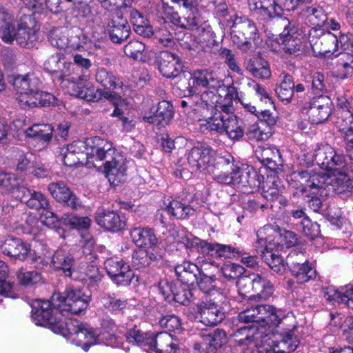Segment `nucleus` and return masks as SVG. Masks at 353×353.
<instances>
[{"instance_id":"nucleus-30","label":"nucleus","mask_w":353,"mask_h":353,"mask_svg":"<svg viewBox=\"0 0 353 353\" xmlns=\"http://www.w3.org/2000/svg\"><path fill=\"white\" fill-rule=\"evenodd\" d=\"M130 236L137 246L142 248H150L152 251H155L158 239L153 229L148 227L134 228L130 232Z\"/></svg>"},{"instance_id":"nucleus-53","label":"nucleus","mask_w":353,"mask_h":353,"mask_svg":"<svg viewBox=\"0 0 353 353\" xmlns=\"http://www.w3.org/2000/svg\"><path fill=\"white\" fill-rule=\"evenodd\" d=\"M152 334V333L143 332L137 326H134L128 330L125 336L129 343L149 347Z\"/></svg>"},{"instance_id":"nucleus-61","label":"nucleus","mask_w":353,"mask_h":353,"mask_svg":"<svg viewBox=\"0 0 353 353\" xmlns=\"http://www.w3.org/2000/svg\"><path fill=\"white\" fill-rule=\"evenodd\" d=\"M338 61L339 70L343 78H347L353 73V55L349 52L341 53Z\"/></svg>"},{"instance_id":"nucleus-28","label":"nucleus","mask_w":353,"mask_h":353,"mask_svg":"<svg viewBox=\"0 0 353 353\" xmlns=\"http://www.w3.org/2000/svg\"><path fill=\"white\" fill-rule=\"evenodd\" d=\"M250 9L263 19H271L282 14L281 7L275 0H248Z\"/></svg>"},{"instance_id":"nucleus-47","label":"nucleus","mask_w":353,"mask_h":353,"mask_svg":"<svg viewBox=\"0 0 353 353\" xmlns=\"http://www.w3.org/2000/svg\"><path fill=\"white\" fill-rule=\"evenodd\" d=\"M130 18L137 34L144 37H150L153 34L152 26L148 24L144 17L138 10H131Z\"/></svg>"},{"instance_id":"nucleus-16","label":"nucleus","mask_w":353,"mask_h":353,"mask_svg":"<svg viewBox=\"0 0 353 353\" xmlns=\"http://www.w3.org/2000/svg\"><path fill=\"white\" fill-rule=\"evenodd\" d=\"M319 173L307 170L294 172L288 179L290 188L294 196L303 198L305 195L320 194L319 181Z\"/></svg>"},{"instance_id":"nucleus-57","label":"nucleus","mask_w":353,"mask_h":353,"mask_svg":"<svg viewBox=\"0 0 353 353\" xmlns=\"http://www.w3.org/2000/svg\"><path fill=\"white\" fill-rule=\"evenodd\" d=\"M336 123L340 131L344 133L345 137L352 138L353 135V112L345 111L338 112Z\"/></svg>"},{"instance_id":"nucleus-23","label":"nucleus","mask_w":353,"mask_h":353,"mask_svg":"<svg viewBox=\"0 0 353 353\" xmlns=\"http://www.w3.org/2000/svg\"><path fill=\"white\" fill-rule=\"evenodd\" d=\"M48 190L58 202L63 203L74 210L83 208L81 200L74 194L63 181L51 183Z\"/></svg>"},{"instance_id":"nucleus-54","label":"nucleus","mask_w":353,"mask_h":353,"mask_svg":"<svg viewBox=\"0 0 353 353\" xmlns=\"http://www.w3.org/2000/svg\"><path fill=\"white\" fill-rule=\"evenodd\" d=\"M96 81L108 91L116 89L119 86V79L110 71L104 68L97 69L95 74Z\"/></svg>"},{"instance_id":"nucleus-8","label":"nucleus","mask_w":353,"mask_h":353,"mask_svg":"<svg viewBox=\"0 0 353 353\" xmlns=\"http://www.w3.org/2000/svg\"><path fill=\"white\" fill-rule=\"evenodd\" d=\"M230 30L232 42L243 52L252 50V42L256 43L259 39L260 33L256 24L245 17L235 16Z\"/></svg>"},{"instance_id":"nucleus-12","label":"nucleus","mask_w":353,"mask_h":353,"mask_svg":"<svg viewBox=\"0 0 353 353\" xmlns=\"http://www.w3.org/2000/svg\"><path fill=\"white\" fill-rule=\"evenodd\" d=\"M215 297L201 296L197 305L201 322L207 326H214L225 318L221 305L226 301V294L215 292Z\"/></svg>"},{"instance_id":"nucleus-60","label":"nucleus","mask_w":353,"mask_h":353,"mask_svg":"<svg viewBox=\"0 0 353 353\" xmlns=\"http://www.w3.org/2000/svg\"><path fill=\"white\" fill-rule=\"evenodd\" d=\"M187 249L195 248L203 254H207L209 250L210 243L194 236L190 232H188L187 236L183 244Z\"/></svg>"},{"instance_id":"nucleus-45","label":"nucleus","mask_w":353,"mask_h":353,"mask_svg":"<svg viewBox=\"0 0 353 353\" xmlns=\"http://www.w3.org/2000/svg\"><path fill=\"white\" fill-rule=\"evenodd\" d=\"M221 281L216 279L214 276H210L205 274L201 276L198 282L199 290L203 292L202 296L215 297V292L225 294L224 291L221 290Z\"/></svg>"},{"instance_id":"nucleus-34","label":"nucleus","mask_w":353,"mask_h":353,"mask_svg":"<svg viewBox=\"0 0 353 353\" xmlns=\"http://www.w3.org/2000/svg\"><path fill=\"white\" fill-rule=\"evenodd\" d=\"M72 63L66 62L60 53L51 55L44 63V68L49 73H60V79L70 76Z\"/></svg>"},{"instance_id":"nucleus-38","label":"nucleus","mask_w":353,"mask_h":353,"mask_svg":"<svg viewBox=\"0 0 353 353\" xmlns=\"http://www.w3.org/2000/svg\"><path fill=\"white\" fill-rule=\"evenodd\" d=\"M83 145V143L74 141L61 149V159L66 166L72 167L80 163L81 159L84 156L81 152Z\"/></svg>"},{"instance_id":"nucleus-62","label":"nucleus","mask_w":353,"mask_h":353,"mask_svg":"<svg viewBox=\"0 0 353 353\" xmlns=\"http://www.w3.org/2000/svg\"><path fill=\"white\" fill-rule=\"evenodd\" d=\"M101 303L105 308L112 312L122 310L128 305L127 299H119L110 294H105L101 299Z\"/></svg>"},{"instance_id":"nucleus-17","label":"nucleus","mask_w":353,"mask_h":353,"mask_svg":"<svg viewBox=\"0 0 353 353\" xmlns=\"http://www.w3.org/2000/svg\"><path fill=\"white\" fill-rule=\"evenodd\" d=\"M314 161L321 168L329 173L347 168V163L343 154H339L330 145H321L314 153Z\"/></svg>"},{"instance_id":"nucleus-63","label":"nucleus","mask_w":353,"mask_h":353,"mask_svg":"<svg viewBox=\"0 0 353 353\" xmlns=\"http://www.w3.org/2000/svg\"><path fill=\"white\" fill-rule=\"evenodd\" d=\"M279 193V185L276 180L270 179L263 183L261 195L267 201L276 199Z\"/></svg>"},{"instance_id":"nucleus-42","label":"nucleus","mask_w":353,"mask_h":353,"mask_svg":"<svg viewBox=\"0 0 353 353\" xmlns=\"http://www.w3.org/2000/svg\"><path fill=\"white\" fill-rule=\"evenodd\" d=\"M51 262L54 269L62 270L66 276L72 275L74 259L68 252L62 249L57 250L53 254Z\"/></svg>"},{"instance_id":"nucleus-20","label":"nucleus","mask_w":353,"mask_h":353,"mask_svg":"<svg viewBox=\"0 0 353 353\" xmlns=\"http://www.w3.org/2000/svg\"><path fill=\"white\" fill-rule=\"evenodd\" d=\"M149 349L157 353H183L182 345L179 340L168 333L161 332L152 334Z\"/></svg>"},{"instance_id":"nucleus-31","label":"nucleus","mask_w":353,"mask_h":353,"mask_svg":"<svg viewBox=\"0 0 353 353\" xmlns=\"http://www.w3.org/2000/svg\"><path fill=\"white\" fill-rule=\"evenodd\" d=\"M324 98H319L314 101L309 105V108L304 106L302 109L303 113H305L308 116L310 123L313 124L322 123L326 121L330 115V109L328 103H322L321 101Z\"/></svg>"},{"instance_id":"nucleus-64","label":"nucleus","mask_w":353,"mask_h":353,"mask_svg":"<svg viewBox=\"0 0 353 353\" xmlns=\"http://www.w3.org/2000/svg\"><path fill=\"white\" fill-rule=\"evenodd\" d=\"M297 228L305 236L311 239L317 236L319 232V225L313 223L307 217H304L297 225Z\"/></svg>"},{"instance_id":"nucleus-6","label":"nucleus","mask_w":353,"mask_h":353,"mask_svg":"<svg viewBox=\"0 0 353 353\" xmlns=\"http://www.w3.org/2000/svg\"><path fill=\"white\" fill-rule=\"evenodd\" d=\"M270 227H265L257 232V241L255 248L258 253L268 266L279 274H283L285 271L286 261L281 257L279 251V243H275V237H272Z\"/></svg>"},{"instance_id":"nucleus-40","label":"nucleus","mask_w":353,"mask_h":353,"mask_svg":"<svg viewBox=\"0 0 353 353\" xmlns=\"http://www.w3.org/2000/svg\"><path fill=\"white\" fill-rule=\"evenodd\" d=\"M150 252L145 249H139L132 255V265L137 270L145 268L153 263L161 259V255L157 252Z\"/></svg>"},{"instance_id":"nucleus-48","label":"nucleus","mask_w":353,"mask_h":353,"mask_svg":"<svg viewBox=\"0 0 353 353\" xmlns=\"http://www.w3.org/2000/svg\"><path fill=\"white\" fill-rule=\"evenodd\" d=\"M252 279V292H255V296L259 299H266L273 292L272 286L265 279L259 274L250 275Z\"/></svg>"},{"instance_id":"nucleus-15","label":"nucleus","mask_w":353,"mask_h":353,"mask_svg":"<svg viewBox=\"0 0 353 353\" xmlns=\"http://www.w3.org/2000/svg\"><path fill=\"white\" fill-rule=\"evenodd\" d=\"M189 165L195 171L206 172L214 176L216 169V159L214 150L205 145L194 146L186 154Z\"/></svg>"},{"instance_id":"nucleus-19","label":"nucleus","mask_w":353,"mask_h":353,"mask_svg":"<svg viewBox=\"0 0 353 353\" xmlns=\"http://www.w3.org/2000/svg\"><path fill=\"white\" fill-rule=\"evenodd\" d=\"M22 182V179L16 174L0 170V192L2 194H10L13 198L22 201L30 193V189L23 185Z\"/></svg>"},{"instance_id":"nucleus-1","label":"nucleus","mask_w":353,"mask_h":353,"mask_svg":"<svg viewBox=\"0 0 353 353\" xmlns=\"http://www.w3.org/2000/svg\"><path fill=\"white\" fill-rule=\"evenodd\" d=\"M90 296L80 290L68 287L63 294L54 293L51 300L37 301L32 317L37 325L48 326L54 333L64 336L74 335L77 345L87 352L90 346L99 343V332L87 323L66 317L81 314L88 308Z\"/></svg>"},{"instance_id":"nucleus-44","label":"nucleus","mask_w":353,"mask_h":353,"mask_svg":"<svg viewBox=\"0 0 353 353\" xmlns=\"http://www.w3.org/2000/svg\"><path fill=\"white\" fill-rule=\"evenodd\" d=\"M198 267L189 261H185L175 267V272L181 283L191 285L197 281Z\"/></svg>"},{"instance_id":"nucleus-21","label":"nucleus","mask_w":353,"mask_h":353,"mask_svg":"<svg viewBox=\"0 0 353 353\" xmlns=\"http://www.w3.org/2000/svg\"><path fill=\"white\" fill-rule=\"evenodd\" d=\"M157 63L159 72L166 78H175L183 71V63L180 57L168 50L159 53Z\"/></svg>"},{"instance_id":"nucleus-18","label":"nucleus","mask_w":353,"mask_h":353,"mask_svg":"<svg viewBox=\"0 0 353 353\" xmlns=\"http://www.w3.org/2000/svg\"><path fill=\"white\" fill-rule=\"evenodd\" d=\"M72 94L74 97L87 101H97L104 97L114 105L112 117H121L123 114V112L119 106L123 103V100L114 92L102 91V90L95 88H79Z\"/></svg>"},{"instance_id":"nucleus-41","label":"nucleus","mask_w":353,"mask_h":353,"mask_svg":"<svg viewBox=\"0 0 353 353\" xmlns=\"http://www.w3.org/2000/svg\"><path fill=\"white\" fill-rule=\"evenodd\" d=\"M302 18H305L315 26H323L327 20V17L322 7L317 5L306 6L299 13Z\"/></svg>"},{"instance_id":"nucleus-43","label":"nucleus","mask_w":353,"mask_h":353,"mask_svg":"<svg viewBox=\"0 0 353 353\" xmlns=\"http://www.w3.org/2000/svg\"><path fill=\"white\" fill-rule=\"evenodd\" d=\"M280 84L275 92L281 101L288 103L291 101L294 95V84L292 77L285 72L279 75Z\"/></svg>"},{"instance_id":"nucleus-55","label":"nucleus","mask_w":353,"mask_h":353,"mask_svg":"<svg viewBox=\"0 0 353 353\" xmlns=\"http://www.w3.org/2000/svg\"><path fill=\"white\" fill-rule=\"evenodd\" d=\"M25 202L28 207L34 210H46L49 208L50 203L47 197L41 192L30 190L29 194L21 201Z\"/></svg>"},{"instance_id":"nucleus-13","label":"nucleus","mask_w":353,"mask_h":353,"mask_svg":"<svg viewBox=\"0 0 353 353\" xmlns=\"http://www.w3.org/2000/svg\"><path fill=\"white\" fill-rule=\"evenodd\" d=\"M273 336L272 331L267 332L266 327L262 325L241 327L233 334L236 343L234 351L239 352V350H244L245 347H256L261 343L273 341Z\"/></svg>"},{"instance_id":"nucleus-25","label":"nucleus","mask_w":353,"mask_h":353,"mask_svg":"<svg viewBox=\"0 0 353 353\" xmlns=\"http://www.w3.org/2000/svg\"><path fill=\"white\" fill-rule=\"evenodd\" d=\"M193 86L205 88L208 91L217 92L219 89L225 90L223 82L212 71L208 69H198L192 74Z\"/></svg>"},{"instance_id":"nucleus-50","label":"nucleus","mask_w":353,"mask_h":353,"mask_svg":"<svg viewBox=\"0 0 353 353\" xmlns=\"http://www.w3.org/2000/svg\"><path fill=\"white\" fill-rule=\"evenodd\" d=\"M210 245L207 254L218 258H236L241 253L239 248L231 245L211 243H210Z\"/></svg>"},{"instance_id":"nucleus-52","label":"nucleus","mask_w":353,"mask_h":353,"mask_svg":"<svg viewBox=\"0 0 353 353\" xmlns=\"http://www.w3.org/2000/svg\"><path fill=\"white\" fill-rule=\"evenodd\" d=\"M291 272L299 283H305L316 277L315 269L307 261L299 266H294L293 264V270Z\"/></svg>"},{"instance_id":"nucleus-36","label":"nucleus","mask_w":353,"mask_h":353,"mask_svg":"<svg viewBox=\"0 0 353 353\" xmlns=\"http://www.w3.org/2000/svg\"><path fill=\"white\" fill-rule=\"evenodd\" d=\"M170 204L172 214L177 219H186L193 216L199 208V204L193 200L188 202L172 200Z\"/></svg>"},{"instance_id":"nucleus-10","label":"nucleus","mask_w":353,"mask_h":353,"mask_svg":"<svg viewBox=\"0 0 353 353\" xmlns=\"http://www.w3.org/2000/svg\"><path fill=\"white\" fill-rule=\"evenodd\" d=\"M194 88H190V92L192 93L187 100H182L181 105L183 108L190 106L198 118L200 130L201 124L207 119L212 117V112L216 108L219 99L214 91H204L201 94H194Z\"/></svg>"},{"instance_id":"nucleus-37","label":"nucleus","mask_w":353,"mask_h":353,"mask_svg":"<svg viewBox=\"0 0 353 353\" xmlns=\"http://www.w3.org/2000/svg\"><path fill=\"white\" fill-rule=\"evenodd\" d=\"M245 67L256 78L268 79L271 76L268 63L260 57H254L245 61Z\"/></svg>"},{"instance_id":"nucleus-46","label":"nucleus","mask_w":353,"mask_h":353,"mask_svg":"<svg viewBox=\"0 0 353 353\" xmlns=\"http://www.w3.org/2000/svg\"><path fill=\"white\" fill-rule=\"evenodd\" d=\"M53 128L50 124H34L28 128L26 134V136L39 141L49 143L52 137Z\"/></svg>"},{"instance_id":"nucleus-4","label":"nucleus","mask_w":353,"mask_h":353,"mask_svg":"<svg viewBox=\"0 0 353 353\" xmlns=\"http://www.w3.org/2000/svg\"><path fill=\"white\" fill-rule=\"evenodd\" d=\"M16 92V100L23 110L56 103L57 99L49 92L39 90L41 81L34 73L9 77Z\"/></svg>"},{"instance_id":"nucleus-3","label":"nucleus","mask_w":353,"mask_h":353,"mask_svg":"<svg viewBox=\"0 0 353 353\" xmlns=\"http://www.w3.org/2000/svg\"><path fill=\"white\" fill-rule=\"evenodd\" d=\"M90 152L87 154L88 163L97 168L96 162L104 161V173L110 183L117 185L125 181L127 167L126 159L118 152L110 142L99 137L91 139L87 143Z\"/></svg>"},{"instance_id":"nucleus-11","label":"nucleus","mask_w":353,"mask_h":353,"mask_svg":"<svg viewBox=\"0 0 353 353\" xmlns=\"http://www.w3.org/2000/svg\"><path fill=\"white\" fill-rule=\"evenodd\" d=\"M234 160L230 154L220 156L216 159V172L214 179L218 183L225 185H243L248 183V172H243L234 163Z\"/></svg>"},{"instance_id":"nucleus-59","label":"nucleus","mask_w":353,"mask_h":353,"mask_svg":"<svg viewBox=\"0 0 353 353\" xmlns=\"http://www.w3.org/2000/svg\"><path fill=\"white\" fill-rule=\"evenodd\" d=\"M134 272L128 264L119 268L116 275L110 276L112 281L119 285H128L134 278Z\"/></svg>"},{"instance_id":"nucleus-27","label":"nucleus","mask_w":353,"mask_h":353,"mask_svg":"<svg viewBox=\"0 0 353 353\" xmlns=\"http://www.w3.org/2000/svg\"><path fill=\"white\" fill-rule=\"evenodd\" d=\"M0 249L8 256L21 261H24L30 252L28 245L13 236H8L1 245Z\"/></svg>"},{"instance_id":"nucleus-5","label":"nucleus","mask_w":353,"mask_h":353,"mask_svg":"<svg viewBox=\"0 0 353 353\" xmlns=\"http://www.w3.org/2000/svg\"><path fill=\"white\" fill-rule=\"evenodd\" d=\"M233 110L230 104H216L211 118L202 123L201 131H214L232 141H240L244 136V129L242 122L233 114Z\"/></svg>"},{"instance_id":"nucleus-32","label":"nucleus","mask_w":353,"mask_h":353,"mask_svg":"<svg viewBox=\"0 0 353 353\" xmlns=\"http://www.w3.org/2000/svg\"><path fill=\"white\" fill-rule=\"evenodd\" d=\"M314 52L321 54H334L338 47L337 37L330 32H324L315 41H310Z\"/></svg>"},{"instance_id":"nucleus-39","label":"nucleus","mask_w":353,"mask_h":353,"mask_svg":"<svg viewBox=\"0 0 353 353\" xmlns=\"http://www.w3.org/2000/svg\"><path fill=\"white\" fill-rule=\"evenodd\" d=\"M148 52L147 45L144 41L138 39L131 40L124 46V53L127 57L142 62L148 60Z\"/></svg>"},{"instance_id":"nucleus-51","label":"nucleus","mask_w":353,"mask_h":353,"mask_svg":"<svg viewBox=\"0 0 353 353\" xmlns=\"http://www.w3.org/2000/svg\"><path fill=\"white\" fill-rule=\"evenodd\" d=\"M285 342H276L275 341L261 343L256 347H245L244 350H239V352L234 351L233 353H276V352H285L288 350L280 349L281 345H285Z\"/></svg>"},{"instance_id":"nucleus-56","label":"nucleus","mask_w":353,"mask_h":353,"mask_svg":"<svg viewBox=\"0 0 353 353\" xmlns=\"http://www.w3.org/2000/svg\"><path fill=\"white\" fill-rule=\"evenodd\" d=\"M19 283L25 287H32L39 283L42 277L40 272L37 270H28L21 268L16 272Z\"/></svg>"},{"instance_id":"nucleus-22","label":"nucleus","mask_w":353,"mask_h":353,"mask_svg":"<svg viewBox=\"0 0 353 353\" xmlns=\"http://www.w3.org/2000/svg\"><path fill=\"white\" fill-rule=\"evenodd\" d=\"M201 337V341L194 345V353H215L228 341L226 332L221 329L203 334Z\"/></svg>"},{"instance_id":"nucleus-14","label":"nucleus","mask_w":353,"mask_h":353,"mask_svg":"<svg viewBox=\"0 0 353 353\" xmlns=\"http://www.w3.org/2000/svg\"><path fill=\"white\" fill-rule=\"evenodd\" d=\"M347 168L328 173L319 174V181L320 194L325 190H332L336 194H346L353 190V179L347 174Z\"/></svg>"},{"instance_id":"nucleus-9","label":"nucleus","mask_w":353,"mask_h":353,"mask_svg":"<svg viewBox=\"0 0 353 353\" xmlns=\"http://www.w3.org/2000/svg\"><path fill=\"white\" fill-rule=\"evenodd\" d=\"M0 37L8 43L15 40L22 47H26L29 42L36 39L34 32L26 25L19 23L16 28L12 16L3 8H0Z\"/></svg>"},{"instance_id":"nucleus-49","label":"nucleus","mask_w":353,"mask_h":353,"mask_svg":"<svg viewBox=\"0 0 353 353\" xmlns=\"http://www.w3.org/2000/svg\"><path fill=\"white\" fill-rule=\"evenodd\" d=\"M325 296L327 300L339 303H343L349 307L353 308V284L346 286L341 292L330 289Z\"/></svg>"},{"instance_id":"nucleus-24","label":"nucleus","mask_w":353,"mask_h":353,"mask_svg":"<svg viewBox=\"0 0 353 353\" xmlns=\"http://www.w3.org/2000/svg\"><path fill=\"white\" fill-rule=\"evenodd\" d=\"M73 64L81 68L82 71L81 75L68 79L69 86L72 89L70 94L74 96L72 93L79 88H90L88 81L90 79L89 69L92 66V62L84 54L77 52L73 54Z\"/></svg>"},{"instance_id":"nucleus-35","label":"nucleus","mask_w":353,"mask_h":353,"mask_svg":"<svg viewBox=\"0 0 353 353\" xmlns=\"http://www.w3.org/2000/svg\"><path fill=\"white\" fill-rule=\"evenodd\" d=\"M99 225L112 231H118L125 226V221L114 211H99L96 217Z\"/></svg>"},{"instance_id":"nucleus-2","label":"nucleus","mask_w":353,"mask_h":353,"mask_svg":"<svg viewBox=\"0 0 353 353\" xmlns=\"http://www.w3.org/2000/svg\"><path fill=\"white\" fill-rule=\"evenodd\" d=\"M162 9L165 17L173 24L194 32V35L185 34L181 40L180 45L184 48L205 51L215 41L211 26L199 12L184 10L183 15L180 17L165 0L162 1Z\"/></svg>"},{"instance_id":"nucleus-26","label":"nucleus","mask_w":353,"mask_h":353,"mask_svg":"<svg viewBox=\"0 0 353 353\" xmlns=\"http://www.w3.org/2000/svg\"><path fill=\"white\" fill-rule=\"evenodd\" d=\"M303 36L295 27H285L279 39L285 52L297 55L303 50Z\"/></svg>"},{"instance_id":"nucleus-58","label":"nucleus","mask_w":353,"mask_h":353,"mask_svg":"<svg viewBox=\"0 0 353 353\" xmlns=\"http://www.w3.org/2000/svg\"><path fill=\"white\" fill-rule=\"evenodd\" d=\"M194 294L190 285L179 283L175 286L172 297L173 301L181 305H187L194 299Z\"/></svg>"},{"instance_id":"nucleus-7","label":"nucleus","mask_w":353,"mask_h":353,"mask_svg":"<svg viewBox=\"0 0 353 353\" xmlns=\"http://www.w3.org/2000/svg\"><path fill=\"white\" fill-rule=\"evenodd\" d=\"M285 314L281 309L270 305H256L248 307L238 315L240 322L263 323L262 326L268 325L267 332L270 330L273 334V329L281 323Z\"/></svg>"},{"instance_id":"nucleus-33","label":"nucleus","mask_w":353,"mask_h":353,"mask_svg":"<svg viewBox=\"0 0 353 353\" xmlns=\"http://www.w3.org/2000/svg\"><path fill=\"white\" fill-rule=\"evenodd\" d=\"M173 115L174 111L172 104L168 101H162L159 103L154 114L145 116L143 120L156 125L165 126L170 123L173 118Z\"/></svg>"},{"instance_id":"nucleus-29","label":"nucleus","mask_w":353,"mask_h":353,"mask_svg":"<svg viewBox=\"0 0 353 353\" xmlns=\"http://www.w3.org/2000/svg\"><path fill=\"white\" fill-rule=\"evenodd\" d=\"M108 30L111 41L120 43L129 37L130 28L127 20L118 13L108 22Z\"/></svg>"}]
</instances>
